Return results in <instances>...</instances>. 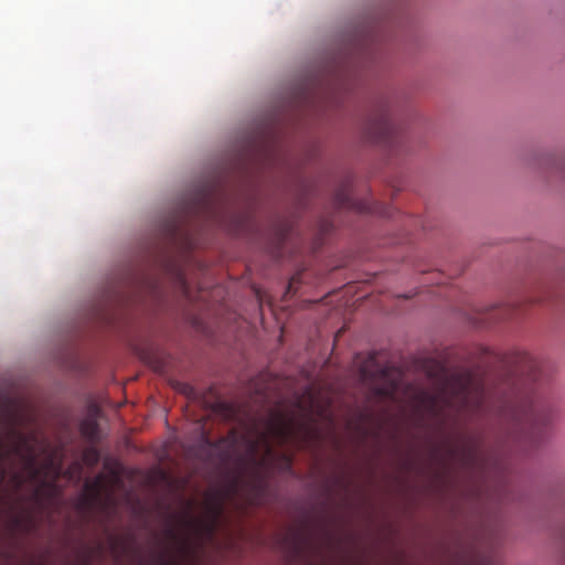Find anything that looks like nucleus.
Returning a JSON list of instances; mask_svg holds the SVG:
<instances>
[{
    "label": "nucleus",
    "mask_w": 565,
    "mask_h": 565,
    "mask_svg": "<svg viewBox=\"0 0 565 565\" xmlns=\"http://www.w3.org/2000/svg\"><path fill=\"white\" fill-rule=\"evenodd\" d=\"M353 367L358 380L369 385L367 388H448L471 376L469 370L454 369V364L431 358L417 359L405 370L384 363L377 352L356 354Z\"/></svg>",
    "instance_id": "nucleus-1"
},
{
    "label": "nucleus",
    "mask_w": 565,
    "mask_h": 565,
    "mask_svg": "<svg viewBox=\"0 0 565 565\" xmlns=\"http://www.w3.org/2000/svg\"><path fill=\"white\" fill-rule=\"evenodd\" d=\"M503 369L498 372L486 371L480 365L469 363L454 364V369H465L471 376L462 383H454L451 388H492L501 384H511L515 390L518 381L535 382L540 377V364L536 359L526 352H514L510 358L502 360Z\"/></svg>",
    "instance_id": "nucleus-2"
},
{
    "label": "nucleus",
    "mask_w": 565,
    "mask_h": 565,
    "mask_svg": "<svg viewBox=\"0 0 565 565\" xmlns=\"http://www.w3.org/2000/svg\"><path fill=\"white\" fill-rule=\"evenodd\" d=\"M365 130L373 142L390 146L394 141L397 126L387 100L381 102L374 109Z\"/></svg>",
    "instance_id": "nucleus-3"
},
{
    "label": "nucleus",
    "mask_w": 565,
    "mask_h": 565,
    "mask_svg": "<svg viewBox=\"0 0 565 565\" xmlns=\"http://www.w3.org/2000/svg\"><path fill=\"white\" fill-rule=\"evenodd\" d=\"M334 201H335L337 206H339L341 209L354 210L360 213H370L372 211L371 206L367 202L355 200L352 196L350 190L347 188L341 189L335 194Z\"/></svg>",
    "instance_id": "nucleus-4"
},
{
    "label": "nucleus",
    "mask_w": 565,
    "mask_h": 565,
    "mask_svg": "<svg viewBox=\"0 0 565 565\" xmlns=\"http://www.w3.org/2000/svg\"><path fill=\"white\" fill-rule=\"evenodd\" d=\"M275 376L268 371H264L257 375L248 388H278L277 383L274 381Z\"/></svg>",
    "instance_id": "nucleus-5"
},
{
    "label": "nucleus",
    "mask_w": 565,
    "mask_h": 565,
    "mask_svg": "<svg viewBox=\"0 0 565 565\" xmlns=\"http://www.w3.org/2000/svg\"><path fill=\"white\" fill-rule=\"evenodd\" d=\"M493 310L495 311V313H494V317H495V318H504V313H503V312H501V311H502V308H500V307L495 306V307L493 308Z\"/></svg>",
    "instance_id": "nucleus-6"
},
{
    "label": "nucleus",
    "mask_w": 565,
    "mask_h": 565,
    "mask_svg": "<svg viewBox=\"0 0 565 565\" xmlns=\"http://www.w3.org/2000/svg\"><path fill=\"white\" fill-rule=\"evenodd\" d=\"M287 232H288V230L286 227H284V230H281V232L279 233V239L280 241H285L286 239Z\"/></svg>",
    "instance_id": "nucleus-7"
},
{
    "label": "nucleus",
    "mask_w": 565,
    "mask_h": 565,
    "mask_svg": "<svg viewBox=\"0 0 565 565\" xmlns=\"http://www.w3.org/2000/svg\"><path fill=\"white\" fill-rule=\"evenodd\" d=\"M292 284H294V279L289 282V286H288L289 289L292 287Z\"/></svg>",
    "instance_id": "nucleus-8"
},
{
    "label": "nucleus",
    "mask_w": 565,
    "mask_h": 565,
    "mask_svg": "<svg viewBox=\"0 0 565 565\" xmlns=\"http://www.w3.org/2000/svg\"><path fill=\"white\" fill-rule=\"evenodd\" d=\"M305 388H306V390H309V388H313V387H312V386H306Z\"/></svg>",
    "instance_id": "nucleus-9"
}]
</instances>
